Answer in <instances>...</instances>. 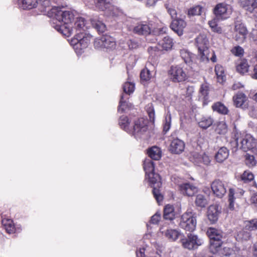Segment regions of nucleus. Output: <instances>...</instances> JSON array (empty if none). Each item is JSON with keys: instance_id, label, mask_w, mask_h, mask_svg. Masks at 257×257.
<instances>
[{"instance_id": "obj_49", "label": "nucleus", "mask_w": 257, "mask_h": 257, "mask_svg": "<svg viewBox=\"0 0 257 257\" xmlns=\"http://www.w3.org/2000/svg\"><path fill=\"white\" fill-rule=\"evenodd\" d=\"M180 55L186 63H189L191 61L192 54L187 50H181Z\"/></svg>"}, {"instance_id": "obj_18", "label": "nucleus", "mask_w": 257, "mask_h": 257, "mask_svg": "<svg viewBox=\"0 0 257 257\" xmlns=\"http://www.w3.org/2000/svg\"><path fill=\"white\" fill-rule=\"evenodd\" d=\"M244 191L239 188H229L228 192L229 208L232 210L234 208V200L243 195Z\"/></svg>"}, {"instance_id": "obj_23", "label": "nucleus", "mask_w": 257, "mask_h": 257, "mask_svg": "<svg viewBox=\"0 0 257 257\" xmlns=\"http://www.w3.org/2000/svg\"><path fill=\"white\" fill-rule=\"evenodd\" d=\"M180 191L184 194L188 196H192L198 191L196 187L190 183H184L179 185Z\"/></svg>"}, {"instance_id": "obj_44", "label": "nucleus", "mask_w": 257, "mask_h": 257, "mask_svg": "<svg viewBox=\"0 0 257 257\" xmlns=\"http://www.w3.org/2000/svg\"><path fill=\"white\" fill-rule=\"evenodd\" d=\"M245 229L249 231L257 230V218H254L244 222Z\"/></svg>"}, {"instance_id": "obj_63", "label": "nucleus", "mask_w": 257, "mask_h": 257, "mask_svg": "<svg viewBox=\"0 0 257 257\" xmlns=\"http://www.w3.org/2000/svg\"><path fill=\"white\" fill-rule=\"evenodd\" d=\"M251 202L257 207V193L254 194L251 197Z\"/></svg>"}, {"instance_id": "obj_51", "label": "nucleus", "mask_w": 257, "mask_h": 257, "mask_svg": "<svg viewBox=\"0 0 257 257\" xmlns=\"http://www.w3.org/2000/svg\"><path fill=\"white\" fill-rule=\"evenodd\" d=\"M245 163L249 168L254 167L256 165L254 157L247 154L245 155Z\"/></svg>"}, {"instance_id": "obj_56", "label": "nucleus", "mask_w": 257, "mask_h": 257, "mask_svg": "<svg viewBox=\"0 0 257 257\" xmlns=\"http://www.w3.org/2000/svg\"><path fill=\"white\" fill-rule=\"evenodd\" d=\"M231 53L236 56H241L243 54V49L240 46H237L233 47L231 50Z\"/></svg>"}, {"instance_id": "obj_29", "label": "nucleus", "mask_w": 257, "mask_h": 257, "mask_svg": "<svg viewBox=\"0 0 257 257\" xmlns=\"http://www.w3.org/2000/svg\"><path fill=\"white\" fill-rule=\"evenodd\" d=\"M192 157L194 159V162L196 164H198L200 163H203L205 165H208L210 162L209 157L205 154H199L196 153H194L192 154Z\"/></svg>"}, {"instance_id": "obj_57", "label": "nucleus", "mask_w": 257, "mask_h": 257, "mask_svg": "<svg viewBox=\"0 0 257 257\" xmlns=\"http://www.w3.org/2000/svg\"><path fill=\"white\" fill-rule=\"evenodd\" d=\"M94 46L95 48L101 49L103 48V42L102 41V37L97 38L95 39L94 42Z\"/></svg>"}, {"instance_id": "obj_26", "label": "nucleus", "mask_w": 257, "mask_h": 257, "mask_svg": "<svg viewBox=\"0 0 257 257\" xmlns=\"http://www.w3.org/2000/svg\"><path fill=\"white\" fill-rule=\"evenodd\" d=\"M213 118L210 116H202L197 119L198 124L202 129L206 130L213 123Z\"/></svg>"}, {"instance_id": "obj_37", "label": "nucleus", "mask_w": 257, "mask_h": 257, "mask_svg": "<svg viewBox=\"0 0 257 257\" xmlns=\"http://www.w3.org/2000/svg\"><path fill=\"white\" fill-rule=\"evenodd\" d=\"M203 8L200 6L197 5L189 8L187 11V16L191 18L196 16H200L203 12Z\"/></svg>"}, {"instance_id": "obj_8", "label": "nucleus", "mask_w": 257, "mask_h": 257, "mask_svg": "<svg viewBox=\"0 0 257 257\" xmlns=\"http://www.w3.org/2000/svg\"><path fill=\"white\" fill-rule=\"evenodd\" d=\"M148 120L144 118H140L134 120L133 128L132 129V134L136 139L144 138L146 136L148 128Z\"/></svg>"}, {"instance_id": "obj_13", "label": "nucleus", "mask_w": 257, "mask_h": 257, "mask_svg": "<svg viewBox=\"0 0 257 257\" xmlns=\"http://www.w3.org/2000/svg\"><path fill=\"white\" fill-rule=\"evenodd\" d=\"M213 12L218 20H225L229 17L232 13L231 7L225 3H219L214 8Z\"/></svg>"}, {"instance_id": "obj_4", "label": "nucleus", "mask_w": 257, "mask_h": 257, "mask_svg": "<svg viewBox=\"0 0 257 257\" xmlns=\"http://www.w3.org/2000/svg\"><path fill=\"white\" fill-rule=\"evenodd\" d=\"M196 218V212L191 209H187L181 216L180 227L187 231H194L197 224Z\"/></svg>"}, {"instance_id": "obj_19", "label": "nucleus", "mask_w": 257, "mask_h": 257, "mask_svg": "<svg viewBox=\"0 0 257 257\" xmlns=\"http://www.w3.org/2000/svg\"><path fill=\"white\" fill-rule=\"evenodd\" d=\"M186 26V23L184 20L177 18L172 20L170 27L179 36H181L183 34V30Z\"/></svg>"}, {"instance_id": "obj_10", "label": "nucleus", "mask_w": 257, "mask_h": 257, "mask_svg": "<svg viewBox=\"0 0 257 257\" xmlns=\"http://www.w3.org/2000/svg\"><path fill=\"white\" fill-rule=\"evenodd\" d=\"M96 7L108 16L116 17L121 13L117 7L112 5V0H97Z\"/></svg>"}, {"instance_id": "obj_24", "label": "nucleus", "mask_w": 257, "mask_h": 257, "mask_svg": "<svg viewBox=\"0 0 257 257\" xmlns=\"http://www.w3.org/2000/svg\"><path fill=\"white\" fill-rule=\"evenodd\" d=\"M128 97L127 95H121L118 107V111L119 112H127L132 108L133 105L132 103L128 101Z\"/></svg>"}, {"instance_id": "obj_42", "label": "nucleus", "mask_w": 257, "mask_h": 257, "mask_svg": "<svg viewBox=\"0 0 257 257\" xmlns=\"http://www.w3.org/2000/svg\"><path fill=\"white\" fill-rule=\"evenodd\" d=\"M144 169L146 176L154 172V164L151 159H146L144 162Z\"/></svg>"}, {"instance_id": "obj_2", "label": "nucleus", "mask_w": 257, "mask_h": 257, "mask_svg": "<svg viewBox=\"0 0 257 257\" xmlns=\"http://www.w3.org/2000/svg\"><path fill=\"white\" fill-rule=\"evenodd\" d=\"M206 233L210 238V252L213 254L218 253L221 250L223 242L222 239L224 236L223 232L221 230L210 227L207 229Z\"/></svg>"}, {"instance_id": "obj_9", "label": "nucleus", "mask_w": 257, "mask_h": 257, "mask_svg": "<svg viewBox=\"0 0 257 257\" xmlns=\"http://www.w3.org/2000/svg\"><path fill=\"white\" fill-rule=\"evenodd\" d=\"M237 147L244 152L254 149L256 145V140L250 134L243 135L236 138Z\"/></svg>"}, {"instance_id": "obj_43", "label": "nucleus", "mask_w": 257, "mask_h": 257, "mask_svg": "<svg viewBox=\"0 0 257 257\" xmlns=\"http://www.w3.org/2000/svg\"><path fill=\"white\" fill-rule=\"evenodd\" d=\"M227 126L224 121H220L217 122L215 128V132L220 135H224L227 132Z\"/></svg>"}, {"instance_id": "obj_59", "label": "nucleus", "mask_w": 257, "mask_h": 257, "mask_svg": "<svg viewBox=\"0 0 257 257\" xmlns=\"http://www.w3.org/2000/svg\"><path fill=\"white\" fill-rule=\"evenodd\" d=\"M127 44L128 48L131 50L137 49L139 46L138 42L132 40H128L127 42Z\"/></svg>"}, {"instance_id": "obj_14", "label": "nucleus", "mask_w": 257, "mask_h": 257, "mask_svg": "<svg viewBox=\"0 0 257 257\" xmlns=\"http://www.w3.org/2000/svg\"><path fill=\"white\" fill-rule=\"evenodd\" d=\"M72 12L73 14H74L73 12ZM73 16H74V14H73ZM74 20V16H73V18L71 22V25H70L72 30L71 31V34L67 37L71 36L74 31H75L76 34H77V33H79V34L84 33L89 27L88 24L84 18L82 17H78L76 18V20L74 22V23L73 24V21Z\"/></svg>"}, {"instance_id": "obj_34", "label": "nucleus", "mask_w": 257, "mask_h": 257, "mask_svg": "<svg viewBox=\"0 0 257 257\" xmlns=\"http://www.w3.org/2000/svg\"><path fill=\"white\" fill-rule=\"evenodd\" d=\"M102 37L104 48L113 49L115 48V42L113 38L108 35H103Z\"/></svg>"}, {"instance_id": "obj_60", "label": "nucleus", "mask_w": 257, "mask_h": 257, "mask_svg": "<svg viewBox=\"0 0 257 257\" xmlns=\"http://www.w3.org/2000/svg\"><path fill=\"white\" fill-rule=\"evenodd\" d=\"M136 255L137 257H147L145 254V248H140L139 250L136 251Z\"/></svg>"}, {"instance_id": "obj_25", "label": "nucleus", "mask_w": 257, "mask_h": 257, "mask_svg": "<svg viewBox=\"0 0 257 257\" xmlns=\"http://www.w3.org/2000/svg\"><path fill=\"white\" fill-rule=\"evenodd\" d=\"M240 6L246 11L252 13L257 9V0H239Z\"/></svg>"}, {"instance_id": "obj_6", "label": "nucleus", "mask_w": 257, "mask_h": 257, "mask_svg": "<svg viewBox=\"0 0 257 257\" xmlns=\"http://www.w3.org/2000/svg\"><path fill=\"white\" fill-rule=\"evenodd\" d=\"M149 181L153 188V193L159 204L163 201V196L161 194L159 188L162 186V183L161 182V178L158 174L155 173L154 172H151L147 175Z\"/></svg>"}, {"instance_id": "obj_1", "label": "nucleus", "mask_w": 257, "mask_h": 257, "mask_svg": "<svg viewBox=\"0 0 257 257\" xmlns=\"http://www.w3.org/2000/svg\"><path fill=\"white\" fill-rule=\"evenodd\" d=\"M62 1L38 0L37 6L41 12L47 13V15L51 18L52 26L63 36H68L71 34L72 30L70 25L74 16L72 11L53 6V4L61 3Z\"/></svg>"}, {"instance_id": "obj_39", "label": "nucleus", "mask_w": 257, "mask_h": 257, "mask_svg": "<svg viewBox=\"0 0 257 257\" xmlns=\"http://www.w3.org/2000/svg\"><path fill=\"white\" fill-rule=\"evenodd\" d=\"M212 108L214 111L222 114H226L228 112V108L223 103L220 102L215 103L212 106Z\"/></svg>"}, {"instance_id": "obj_50", "label": "nucleus", "mask_w": 257, "mask_h": 257, "mask_svg": "<svg viewBox=\"0 0 257 257\" xmlns=\"http://www.w3.org/2000/svg\"><path fill=\"white\" fill-rule=\"evenodd\" d=\"M146 111L149 115L150 120L154 122L155 118V110L152 103L148 104L146 106Z\"/></svg>"}, {"instance_id": "obj_36", "label": "nucleus", "mask_w": 257, "mask_h": 257, "mask_svg": "<svg viewBox=\"0 0 257 257\" xmlns=\"http://www.w3.org/2000/svg\"><path fill=\"white\" fill-rule=\"evenodd\" d=\"M174 208L173 205L168 204L165 206L164 209V217L166 219L173 220L174 218Z\"/></svg>"}, {"instance_id": "obj_32", "label": "nucleus", "mask_w": 257, "mask_h": 257, "mask_svg": "<svg viewBox=\"0 0 257 257\" xmlns=\"http://www.w3.org/2000/svg\"><path fill=\"white\" fill-rule=\"evenodd\" d=\"M2 223L3 227L8 233L11 234L15 232L16 228L12 219L4 218L2 219Z\"/></svg>"}, {"instance_id": "obj_40", "label": "nucleus", "mask_w": 257, "mask_h": 257, "mask_svg": "<svg viewBox=\"0 0 257 257\" xmlns=\"http://www.w3.org/2000/svg\"><path fill=\"white\" fill-rule=\"evenodd\" d=\"M173 40L169 37H165L160 42L159 45L164 50H168L172 48L173 46Z\"/></svg>"}, {"instance_id": "obj_28", "label": "nucleus", "mask_w": 257, "mask_h": 257, "mask_svg": "<svg viewBox=\"0 0 257 257\" xmlns=\"http://www.w3.org/2000/svg\"><path fill=\"white\" fill-rule=\"evenodd\" d=\"M229 156V150L226 147L220 148L216 153L215 158L218 163H222Z\"/></svg>"}, {"instance_id": "obj_3", "label": "nucleus", "mask_w": 257, "mask_h": 257, "mask_svg": "<svg viewBox=\"0 0 257 257\" xmlns=\"http://www.w3.org/2000/svg\"><path fill=\"white\" fill-rule=\"evenodd\" d=\"M91 39V36L88 34L77 33L74 37L71 40L70 43L76 53L80 55L82 53L83 50L88 46Z\"/></svg>"}, {"instance_id": "obj_30", "label": "nucleus", "mask_w": 257, "mask_h": 257, "mask_svg": "<svg viewBox=\"0 0 257 257\" xmlns=\"http://www.w3.org/2000/svg\"><path fill=\"white\" fill-rule=\"evenodd\" d=\"M249 65L246 60L243 59L239 60L236 66V71L241 74H244L248 71Z\"/></svg>"}, {"instance_id": "obj_62", "label": "nucleus", "mask_w": 257, "mask_h": 257, "mask_svg": "<svg viewBox=\"0 0 257 257\" xmlns=\"http://www.w3.org/2000/svg\"><path fill=\"white\" fill-rule=\"evenodd\" d=\"M243 87V85L239 82L234 83L231 86V89L233 90H235L241 88Z\"/></svg>"}, {"instance_id": "obj_16", "label": "nucleus", "mask_w": 257, "mask_h": 257, "mask_svg": "<svg viewBox=\"0 0 257 257\" xmlns=\"http://www.w3.org/2000/svg\"><path fill=\"white\" fill-rule=\"evenodd\" d=\"M227 184L219 179L215 180L211 185L213 194L218 198L223 197L226 193Z\"/></svg>"}, {"instance_id": "obj_41", "label": "nucleus", "mask_w": 257, "mask_h": 257, "mask_svg": "<svg viewBox=\"0 0 257 257\" xmlns=\"http://www.w3.org/2000/svg\"><path fill=\"white\" fill-rule=\"evenodd\" d=\"M195 205L199 207L204 208L208 204L207 198L202 194H198L195 200Z\"/></svg>"}, {"instance_id": "obj_45", "label": "nucleus", "mask_w": 257, "mask_h": 257, "mask_svg": "<svg viewBox=\"0 0 257 257\" xmlns=\"http://www.w3.org/2000/svg\"><path fill=\"white\" fill-rule=\"evenodd\" d=\"M217 19H214L209 21L208 24L213 32L221 34L223 32L222 28L217 24Z\"/></svg>"}, {"instance_id": "obj_27", "label": "nucleus", "mask_w": 257, "mask_h": 257, "mask_svg": "<svg viewBox=\"0 0 257 257\" xmlns=\"http://www.w3.org/2000/svg\"><path fill=\"white\" fill-rule=\"evenodd\" d=\"M131 121L132 119L131 118L122 115L119 119V125L122 129L130 134L132 132V127L130 125Z\"/></svg>"}, {"instance_id": "obj_12", "label": "nucleus", "mask_w": 257, "mask_h": 257, "mask_svg": "<svg viewBox=\"0 0 257 257\" xmlns=\"http://www.w3.org/2000/svg\"><path fill=\"white\" fill-rule=\"evenodd\" d=\"M183 246L188 249L197 248L203 243V240L197 235L189 233L186 238L181 240Z\"/></svg>"}, {"instance_id": "obj_21", "label": "nucleus", "mask_w": 257, "mask_h": 257, "mask_svg": "<svg viewBox=\"0 0 257 257\" xmlns=\"http://www.w3.org/2000/svg\"><path fill=\"white\" fill-rule=\"evenodd\" d=\"M220 210L217 205H212L209 206L207 209V217L208 220L212 223H215L218 219L220 213Z\"/></svg>"}, {"instance_id": "obj_33", "label": "nucleus", "mask_w": 257, "mask_h": 257, "mask_svg": "<svg viewBox=\"0 0 257 257\" xmlns=\"http://www.w3.org/2000/svg\"><path fill=\"white\" fill-rule=\"evenodd\" d=\"M92 26L100 33L104 32L106 30L105 25L97 18H94L91 20Z\"/></svg>"}, {"instance_id": "obj_58", "label": "nucleus", "mask_w": 257, "mask_h": 257, "mask_svg": "<svg viewBox=\"0 0 257 257\" xmlns=\"http://www.w3.org/2000/svg\"><path fill=\"white\" fill-rule=\"evenodd\" d=\"M161 219V215L159 213H156L152 216L150 222L154 224H157Z\"/></svg>"}, {"instance_id": "obj_15", "label": "nucleus", "mask_w": 257, "mask_h": 257, "mask_svg": "<svg viewBox=\"0 0 257 257\" xmlns=\"http://www.w3.org/2000/svg\"><path fill=\"white\" fill-rule=\"evenodd\" d=\"M233 104L237 108L242 109H247L249 100L247 96L242 92H237L232 97Z\"/></svg>"}, {"instance_id": "obj_7", "label": "nucleus", "mask_w": 257, "mask_h": 257, "mask_svg": "<svg viewBox=\"0 0 257 257\" xmlns=\"http://www.w3.org/2000/svg\"><path fill=\"white\" fill-rule=\"evenodd\" d=\"M196 45L198 48L199 55L202 61H209L208 41L206 35L200 34L195 39Z\"/></svg>"}, {"instance_id": "obj_38", "label": "nucleus", "mask_w": 257, "mask_h": 257, "mask_svg": "<svg viewBox=\"0 0 257 257\" xmlns=\"http://www.w3.org/2000/svg\"><path fill=\"white\" fill-rule=\"evenodd\" d=\"M215 72L218 81L220 83H222L225 79L224 69L223 67L220 65H216L215 67Z\"/></svg>"}, {"instance_id": "obj_54", "label": "nucleus", "mask_w": 257, "mask_h": 257, "mask_svg": "<svg viewBox=\"0 0 257 257\" xmlns=\"http://www.w3.org/2000/svg\"><path fill=\"white\" fill-rule=\"evenodd\" d=\"M209 91V86L207 83H203L201 85L200 89V93L203 96L204 99H207Z\"/></svg>"}, {"instance_id": "obj_52", "label": "nucleus", "mask_w": 257, "mask_h": 257, "mask_svg": "<svg viewBox=\"0 0 257 257\" xmlns=\"http://www.w3.org/2000/svg\"><path fill=\"white\" fill-rule=\"evenodd\" d=\"M152 77V74L150 71L147 68L144 69L142 70L140 74V77L142 80L147 81L150 79Z\"/></svg>"}, {"instance_id": "obj_20", "label": "nucleus", "mask_w": 257, "mask_h": 257, "mask_svg": "<svg viewBox=\"0 0 257 257\" xmlns=\"http://www.w3.org/2000/svg\"><path fill=\"white\" fill-rule=\"evenodd\" d=\"M235 39L238 43L244 42L247 33L246 28L242 24L237 23L235 26Z\"/></svg>"}, {"instance_id": "obj_53", "label": "nucleus", "mask_w": 257, "mask_h": 257, "mask_svg": "<svg viewBox=\"0 0 257 257\" xmlns=\"http://www.w3.org/2000/svg\"><path fill=\"white\" fill-rule=\"evenodd\" d=\"M171 124V116L170 114H168L165 117L163 125V131L166 133L170 130Z\"/></svg>"}, {"instance_id": "obj_22", "label": "nucleus", "mask_w": 257, "mask_h": 257, "mask_svg": "<svg viewBox=\"0 0 257 257\" xmlns=\"http://www.w3.org/2000/svg\"><path fill=\"white\" fill-rule=\"evenodd\" d=\"M185 149V144L183 141L178 138L173 139L170 144V151L174 154H179Z\"/></svg>"}, {"instance_id": "obj_64", "label": "nucleus", "mask_w": 257, "mask_h": 257, "mask_svg": "<svg viewBox=\"0 0 257 257\" xmlns=\"http://www.w3.org/2000/svg\"><path fill=\"white\" fill-rule=\"evenodd\" d=\"M251 77L253 79H257V64L254 66Z\"/></svg>"}, {"instance_id": "obj_48", "label": "nucleus", "mask_w": 257, "mask_h": 257, "mask_svg": "<svg viewBox=\"0 0 257 257\" xmlns=\"http://www.w3.org/2000/svg\"><path fill=\"white\" fill-rule=\"evenodd\" d=\"M250 237V233L244 230L239 231L236 236V239L238 240H248Z\"/></svg>"}, {"instance_id": "obj_47", "label": "nucleus", "mask_w": 257, "mask_h": 257, "mask_svg": "<svg viewBox=\"0 0 257 257\" xmlns=\"http://www.w3.org/2000/svg\"><path fill=\"white\" fill-rule=\"evenodd\" d=\"M254 178V175L249 171H245L240 175V179L244 183H247L252 181Z\"/></svg>"}, {"instance_id": "obj_5", "label": "nucleus", "mask_w": 257, "mask_h": 257, "mask_svg": "<svg viewBox=\"0 0 257 257\" xmlns=\"http://www.w3.org/2000/svg\"><path fill=\"white\" fill-rule=\"evenodd\" d=\"M126 25L129 31L138 35L147 36L150 34L152 30L151 27L148 22L136 19L128 22Z\"/></svg>"}, {"instance_id": "obj_11", "label": "nucleus", "mask_w": 257, "mask_h": 257, "mask_svg": "<svg viewBox=\"0 0 257 257\" xmlns=\"http://www.w3.org/2000/svg\"><path fill=\"white\" fill-rule=\"evenodd\" d=\"M168 73L170 79L175 83L184 81L187 78L185 70L179 65L172 66Z\"/></svg>"}, {"instance_id": "obj_61", "label": "nucleus", "mask_w": 257, "mask_h": 257, "mask_svg": "<svg viewBox=\"0 0 257 257\" xmlns=\"http://www.w3.org/2000/svg\"><path fill=\"white\" fill-rule=\"evenodd\" d=\"M232 250L229 247H225L223 248L221 254L226 256L229 255L231 254Z\"/></svg>"}, {"instance_id": "obj_35", "label": "nucleus", "mask_w": 257, "mask_h": 257, "mask_svg": "<svg viewBox=\"0 0 257 257\" xmlns=\"http://www.w3.org/2000/svg\"><path fill=\"white\" fill-rule=\"evenodd\" d=\"M148 154L151 159L158 160L161 158L162 154L159 148L154 146L148 151Z\"/></svg>"}, {"instance_id": "obj_17", "label": "nucleus", "mask_w": 257, "mask_h": 257, "mask_svg": "<svg viewBox=\"0 0 257 257\" xmlns=\"http://www.w3.org/2000/svg\"><path fill=\"white\" fill-rule=\"evenodd\" d=\"M160 230L162 235L171 241H175L181 234L179 230L170 228L167 225L162 226Z\"/></svg>"}, {"instance_id": "obj_55", "label": "nucleus", "mask_w": 257, "mask_h": 257, "mask_svg": "<svg viewBox=\"0 0 257 257\" xmlns=\"http://www.w3.org/2000/svg\"><path fill=\"white\" fill-rule=\"evenodd\" d=\"M165 6L172 19L173 20L177 19V12L176 10L170 7L168 4H166Z\"/></svg>"}, {"instance_id": "obj_31", "label": "nucleus", "mask_w": 257, "mask_h": 257, "mask_svg": "<svg viewBox=\"0 0 257 257\" xmlns=\"http://www.w3.org/2000/svg\"><path fill=\"white\" fill-rule=\"evenodd\" d=\"M18 4L23 9H32L37 6L38 0H18Z\"/></svg>"}, {"instance_id": "obj_46", "label": "nucleus", "mask_w": 257, "mask_h": 257, "mask_svg": "<svg viewBox=\"0 0 257 257\" xmlns=\"http://www.w3.org/2000/svg\"><path fill=\"white\" fill-rule=\"evenodd\" d=\"M123 90L125 94H122V95H130L135 90V84L130 82H126L123 85Z\"/></svg>"}]
</instances>
